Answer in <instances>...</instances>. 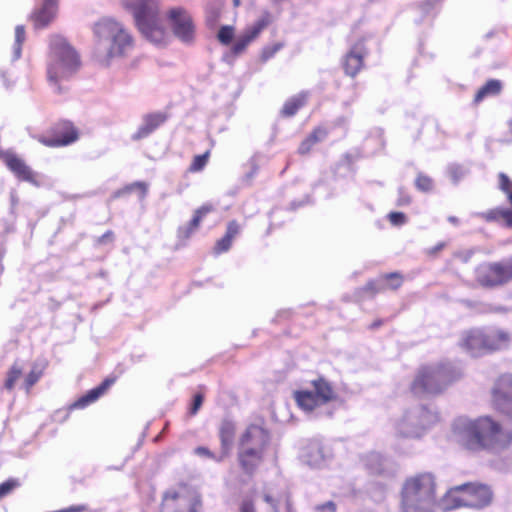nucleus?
I'll return each instance as SVG.
<instances>
[{
	"mask_svg": "<svg viewBox=\"0 0 512 512\" xmlns=\"http://www.w3.org/2000/svg\"><path fill=\"white\" fill-rule=\"evenodd\" d=\"M493 401L498 409L512 416V374H503L496 380Z\"/></svg>",
	"mask_w": 512,
	"mask_h": 512,
	"instance_id": "obj_16",
	"label": "nucleus"
},
{
	"mask_svg": "<svg viewBox=\"0 0 512 512\" xmlns=\"http://www.w3.org/2000/svg\"><path fill=\"white\" fill-rule=\"evenodd\" d=\"M209 152H206L202 155H197L194 157V160L191 164L190 169L192 171H200L204 168L207 163Z\"/></svg>",
	"mask_w": 512,
	"mask_h": 512,
	"instance_id": "obj_43",
	"label": "nucleus"
},
{
	"mask_svg": "<svg viewBox=\"0 0 512 512\" xmlns=\"http://www.w3.org/2000/svg\"><path fill=\"white\" fill-rule=\"evenodd\" d=\"M240 230V225L236 221H231L227 225L225 236L233 241V239L240 233Z\"/></svg>",
	"mask_w": 512,
	"mask_h": 512,
	"instance_id": "obj_47",
	"label": "nucleus"
},
{
	"mask_svg": "<svg viewBox=\"0 0 512 512\" xmlns=\"http://www.w3.org/2000/svg\"><path fill=\"white\" fill-rule=\"evenodd\" d=\"M333 453L331 448L319 441H310L302 450V461L312 468H322L332 459Z\"/></svg>",
	"mask_w": 512,
	"mask_h": 512,
	"instance_id": "obj_15",
	"label": "nucleus"
},
{
	"mask_svg": "<svg viewBox=\"0 0 512 512\" xmlns=\"http://www.w3.org/2000/svg\"><path fill=\"white\" fill-rule=\"evenodd\" d=\"M499 187L503 192L507 194L509 202L512 205V182L504 173L499 174Z\"/></svg>",
	"mask_w": 512,
	"mask_h": 512,
	"instance_id": "obj_41",
	"label": "nucleus"
},
{
	"mask_svg": "<svg viewBox=\"0 0 512 512\" xmlns=\"http://www.w3.org/2000/svg\"><path fill=\"white\" fill-rule=\"evenodd\" d=\"M113 379H106L104 382H102L99 386L91 389L88 391L85 395L80 397L74 404V408L82 409L88 406L89 404L95 402L97 399H99L100 396H102L105 391L113 384Z\"/></svg>",
	"mask_w": 512,
	"mask_h": 512,
	"instance_id": "obj_28",
	"label": "nucleus"
},
{
	"mask_svg": "<svg viewBox=\"0 0 512 512\" xmlns=\"http://www.w3.org/2000/svg\"><path fill=\"white\" fill-rule=\"evenodd\" d=\"M7 167L14 173V175L22 180L29 182L35 186H39L37 181V174L19 157L13 154H8L5 157Z\"/></svg>",
	"mask_w": 512,
	"mask_h": 512,
	"instance_id": "obj_22",
	"label": "nucleus"
},
{
	"mask_svg": "<svg viewBox=\"0 0 512 512\" xmlns=\"http://www.w3.org/2000/svg\"><path fill=\"white\" fill-rule=\"evenodd\" d=\"M483 330L487 354L506 350L510 347L512 343L510 331L496 326L483 328Z\"/></svg>",
	"mask_w": 512,
	"mask_h": 512,
	"instance_id": "obj_18",
	"label": "nucleus"
},
{
	"mask_svg": "<svg viewBox=\"0 0 512 512\" xmlns=\"http://www.w3.org/2000/svg\"><path fill=\"white\" fill-rule=\"evenodd\" d=\"M168 19L175 36L182 42L189 43L194 39L195 26L191 15L181 7L172 8Z\"/></svg>",
	"mask_w": 512,
	"mask_h": 512,
	"instance_id": "obj_14",
	"label": "nucleus"
},
{
	"mask_svg": "<svg viewBox=\"0 0 512 512\" xmlns=\"http://www.w3.org/2000/svg\"><path fill=\"white\" fill-rule=\"evenodd\" d=\"M497 311H506L504 308H498Z\"/></svg>",
	"mask_w": 512,
	"mask_h": 512,
	"instance_id": "obj_60",
	"label": "nucleus"
},
{
	"mask_svg": "<svg viewBox=\"0 0 512 512\" xmlns=\"http://www.w3.org/2000/svg\"><path fill=\"white\" fill-rule=\"evenodd\" d=\"M493 493L487 485L464 483L450 488L439 500L443 512L461 507L482 509L491 504Z\"/></svg>",
	"mask_w": 512,
	"mask_h": 512,
	"instance_id": "obj_7",
	"label": "nucleus"
},
{
	"mask_svg": "<svg viewBox=\"0 0 512 512\" xmlns=\"http://www.w3.org/2000/svg\"><path fill=\"white\" fill-rule=\"evenodd\" d=\"M416 186L421 191H430L432 189V180L425 175H419L416 179Z\"/></svg>",
	"mask_w": 512,
	"mask_h": 512,
	"instance_id": "obj_46",
	"label": "nucleus"
},
{
	"mask_svg": "<svg viewBox=\"0 0 512 512\" xmlns=\"http://www.w3.org/2000/svg\"><path fill=\"white\" fill-rule=\"evenodd\" d=\"M400 204H407L409 203V198L408 197H404V198H400Z\"/></svg>",
	"mask_w": 512,
	"mask_h": 512,
	"instance_id": "obj_54",
	"label": "nucleus"
},
{
	"mask_svg": "<svg viewBox=\"0 0 512 512\" xmlns=\"http://www.w3.org/2000/svg\"><path fill=\"white\" fill-rule=\"evenodd\" d=\"M199 495L187 488L167 491L163 498L162 512H200Z\"/></svg>",
	"mask_w": 512,
	"mask_h": 512,
	"instance_id": "obj_11",
	"label": "nucleus"
},
{
	"mask_svg": "<svg viewBox=\"0 0 512 512\" xmlns=\"http://www.w3.org/2000/svg\"><path fill=\"white\" fill-rule=\"evenodd\" d=\"M385 285L389 288L396 289L402 284V279L399 274L391 273L384 278Z\"/></svg>",
	"mask_w": 512,
	"mask_h": 512,
	"instance_id": "obj_45",
	"label": "nucleus"
},
{
	"mask_svg": "<svg viewBox=\"0 0 512 512\" xmlns=\"http://www.w3.org/2000/svg\"><path fill=\"white\" fill-rule=\"evenodd\" d=\"M308 99V92H301L287 100L282 108L284 116H293Z\"/></svg>",
	"mask_w": 512,
	"mask_h": 512,
	"instance_id": "obj_31",
	"label": "nucleus"
},
{
	"mask_svg": "<svg viewBox=\"0 0 512 512\" xmlns=\"http://www.w3.org/2000/svg\"><path fill=\"white\" fill-rule=\"evenodd\" d=\"M286 512H295L289 503L287 504Z\"/></svg>",
	"mask_w": 512,
	"mask_h": 512,
	"instance_id": "obj_56",
	"label": "nucleus"
},
{
	"mask_svg": "<svg viewBox=\"0 0 512 512\" xmlns=\"http://www.w3.org/2000/svg\"><path fill=\"white\" fill-rule=\"evenodd\" d=\"M336 398L331 384L323 378L312 381L309 389L294 392L298 407L307 414L314 416L332 415L330 402Z\"/></svg>",
	"mask_w": 512,
	"mask_h": 512,
	"instance_id": "obj_8",
	"label": "nucleus"
},
{
	"mask_svg": "<svg viewBox=\"0 0 512 512\" xmlns=\"http://www.w3.org/2000/svg\"><path fill=\"white\" fill-rule=\"evenodd\" d=\"M273 19V15L269 11H263L260 17L253 24L246 27L244 32L237 38L230 54L236 56L244 52L248 45L257 39L260 33L273 22Z\"/></svg>",
	"mask_w": 512,
	"mask_h": 512,
	"instance_id": "obj_12",
	"label": "nucleus"
},
{
	"mask_svg": "<svg viewBox=\"0 0 512 512\" xmlns=\"http://www.w3.org/2000/svg\"><path fill=\"white\" fill-rule=\"evenodd\" d=\"M269 440V434L263 427L250 425L242 433L238 445H246L254 449L266 451L269 445Z\"/></svg>",
	"mask_w": 512,
	"mask_h": 512,
	"instance_id": "obj_19",
	"label": "nucleus"
},
{
	"mask_svg": "<svg viewBox=\"0 0 512 512\" xmlns=\"http://www.w3.org/2000/svg\"><path fill=\"white\" fill-rule=\"evenodd\" d=\"M92 32V56L101 66L109 67L115 61L128 58L136 47L132 31L114 18L99 19L94 23Z\"/></svg>",
	"mask_w": 512,
	"mask_h": 512,
	"instance_id": "obj_2",
	"label": "nucleus"
},
{
	"mask_svg": "<svg viewBox=\"0 0 512 512\" xmlns=\"http://www.w3.org/2000/svg\"><path fill=\"white\" fill-rule=\"evenodd\" d=\"M231 245H232V240L224 235L221 239H219L216 242V245L214 247V252L216 254H221V253L227 252L230 249Z\"/></svg>",
	"mask_w": 512,
	"mask_h": 512,
	"instance_id": "obj_42",
	"label": "nucleus"
},
{
	"mask_svg": "<svg viewBox=\"0 0 512 512\" xmlns=\"http://www.w3.org/2000/svg\"><path fill=\"white\" fill-rule=\"evenodd\" d=\"M219 8H212L208 11V15H207V21L208 23L210 24H214L217 20H218V17H219Z\"/></svg>",
	"mask_w": 512,
	"mask_h": 512,
	"instance_id": "obj_52",
	"label": "nucleus"
},
{
	"mask_svg": "<svg viewBox=\"0 0 512 512\" xmlns=\"http://www.w3.org/2000/svg\"><path fill=\"white\" fill-rule=\"evenodd\" d=\"M195 452H196V454H198L200 456H205V457L213 458L216 461L219 458V457H215L214 454L209 449H207L206 447H198V448L195 449Z\"/></svg>",
	"mask_w": 512,
	"mask_h": 512,
	"instance_id": "obj_53",
	"label": "nucleus"
},
{
	"mask_svg": "<svg viewBox=\"0 0 512 512\" xmlns=\"http://www.w3.org/2000/svg\"><path fill=\"white\" fill-rule=\"evenodd\" d=\"M483 216L487 221L502 220L507 227H512V209L496 208Z\"/></svg>",
	"mask_w": 512,
	"mask_h": 512,
	"instance_id": "obj_33",
	"label": "nucleus"
},
{
	"mask_svg": "<svg viewBox=\"0 0 512 512\" xmlns=\"http://www.w3.org/2000/svg\"><path fill=\"white\" fill-rule=\"evenodd\" d=\"M445 246H446L445 242H439L437 245H435L431 248H427L425 250V252L427 255L435 256L438 252H440L442 249H444Z\"/></svg>",
	"mask_w": 512,
	"mask_h": 512,
	"instance_id": "obj_51",
	"label": "nucleus"
},
{
	"mask_svg": "<svg viewBox=\"0 0 512 512\" xmlns=\"http://www.w3.org/2000/svg\"><path fill=\"white\" fill-rule=\"evenodd\" d=\"M278 502L274 489L264 486L250 500L243 501L241 512H278Z\"/></svg>",
	"mask_w": 512,
	"mask_h": 512,
	"instance_id": "obj_13",
	"label": "nucleus"
},
{
	"mask_svg": "<svg viewBox=\"0 0 512 512\" xmlns=\"http://www.w3.org/2000/svg\"><path fill=\"white\" fill-rule=\"evenodd\" d=\"M447 173L452 182L454 184H457L461 179H463L467 175L468 170L461 165L451 164L447 167Z\"/></svg>",
	"mask_w": 512,
	"mask_h": 512,
	"instance_id": "obj_36",
	"label": "nucleus"
},
{
	"mask_svg": "<svg viewBox=\"0 0 512 512\" xmlns=\"http://www.w3.org/2000/svg\"><path fill=\"white\" fill-rule=\"evenodd\" d=\"M134 17L139 32L156 46H165L169 35L165 29L160 0H121Z\"/></svg>",
	"mask_w": 512,
	"mask_h": 512,
	"instance_id": "obj_4",
	"label": "nucleus"
},
{
	"mask_svg": "<svg viewBox=\"0 0 512 512\" xmlns=\"http://www.w3.org/2000/svg\"><path fill=\"white\" fill-rule=\"evenodd\" d=\"M165 117L162 114L147 115L142 124L139 126L137 131L133 134L132 139L140 140L148 137L153 131H155L162 123H164Z\"/></svg>",
	"mask_w": 512,
	"mask_h": 512,
	"instance_id": "obj_26",
	"label": "nucleus"
},
{
	"mask_svg": "<svg viewBox=\"0 0 512 512\" xmlns=\"http://www.w3.org/2000/svg\"><path fill=\"white\" fill-rule=\"evenodd\" d=\"M449 222L453 223V224H456L458 222V219L454 216H450L448 218Z\"/></svg>",
	"mask_w": 512,
	"mask_h": 512,
	"instance_id": "obj_55",
	"label": "nucleus"
},
{
	"mask_svg": "<svg viewBox=\"0 0 512 512\" xmlns=\"http://www.w3.org/2000/svg\"><path fill=\"white\" fill-rule=\"evenodd\" d=\"M78 138L77 131L73 128L69 129L62 136L58 137H40L39 141L48 147H61L75 142Z\"/></svg>",
	"mask_w": 512,
	"mask_h": 512,
	"instance_id": "obj_29",
	"label": "nucleus"
},
{
	"mask_svg": "<svg viewBox=\"0 0 512 512\" xmlns=\"http://www.w3.org/2000/svg\"><path fill=\"white\" fill-rule=\"evenodd\" d=\"M21 375H22V368L20 366H18L17 364H14L10 368V370L7 374V378H6L4 387L7 390H12L15 386V383L19 380Z\"/></svg>",
	"mask_w": 512,
	"mask_h": 512,
	"instance_id": "obj_37",
	"label": "nucleus"
},
{
	"mask_svg": "<svg viewBox=\"0 0 512 512\" xmlns=\"http://www.w3.org/2000/svg\"><path fill=\"white\" fill-rule=\"evenodd\" d=\"M19 486L17 480L10 479L0 484V499L8 495L13 489Z\"/></svg>",
	"mask_w": 512,
	"mask_h": 512,
	"instance_id": "obj_44",
	"label": "nucleus"
},
{
	"mask_svg": "<svg viewBox=\"0 0 512 512\" xmlns=\"http://www.w3.org/2000/svg\"><path fill=\"white\" fill-rule=\"evenodd\" d=\"M44 366L39 367L38 365H34L32 370L25 378V388L27 391L40 379L43 373Z\"/></svg>",
	"mask_w": 512,
	"mask_h": 512,
	"instance_id": "obj_38",
	"label": "nucleus"
},
{
	"mask_svg": "<svg viewBox=\"0 0 512 512\" xmlns=\"http://www.w3.org/2000/svg\"><path fill=\"white\" fill-rule=\"evenodd\" d=\"M274 3H280L282 2L283 0H272Z\"/></svg>",
	"mask_w": 512,
	"mask_h": 512,
	"instance_id": "obj_59",
	"label": "nucleus"
},
{
	"mask_svg": "<svg viewBox=\"0 0 512 512\" xmlns=\"http://www.w3.org/2000/svg\"><path fill=\"white\" fill-rule=\"evenodd\" d=\"M364 54L365 52L362 43H357L351 48L345 56L343 63L346 74L353 77L360 71L363 64Z\"/></svg>",
	"mask_w": 512,
	"mask_h": 512,
	"instance_id": "obj_25",
	"label": "nucleus"
},
{
	"mask_svg": "<svg viewBox=\"0 0 512 512\" xmlns=\"http://www.w3.org/2000/svg\"><path fill=\"white\" fill-rule=\"evenodd\" d=\"M439 421L438 413L425 406L406 410L394 423V434L398 438L420 439Z\"/></svg>",
	"mask_w": 512,
	"mask_h": 512,
	"instance_id": "obj_9",
	"label": "nucleus"
},
{
	"mask_svg": "<svg viewBox=\"0 0 512 512\" xmlns=\"http://www.w3.org/2000/svg\"><path fill=\"white\" fill-rule=\"evenodd\" d=\"M235 424L230 420H223L219 427V437L221 441V455L217 459L218 462L224 460L232 449L234 435H235Z\"/></svg>",
	"mask_w": 512,
	"mask_h": 512,
	"instance_id": "obj_24",
	"label": "nucleus"
},
{
	"mask_svg": "<svg viewBox=\"0 0 512 512\" xmlns=\"http://www.w3.org/2000/svg\"><path fill=\"white\" fill-rule=\"evenodd\" d=\"M284 47V44L281 42L274 43L272 45L265 46L260 54V59L262 62H266L269 59L273 58L275 54L280 51Z\"/></svg>",
	"mask_w": 512,
	"mask_h": 512,
	"instance_id": "obj_39",
	"label": "nucleus"
},
{
	"mask_svg": "<svg viewBox=\"0 0 512 512\" xmlns=\"http://www.w3.org/2000/svg\"><path fill=\"white\" fill-rule=\"evenodd\" d=\"M202 402H203V397H202V395H201V394H197V395H195V397H194V401H193V404H192V406H191V408H190V413H191L192 415H194V414H196V413H197V411L199 410V408H200V407H201V405H202Z\"/></svg>",
	"mask_w": 512,
	"mask_h": 512,
	"instance_id": "obj_50",
	"label": "nucleus"
},
{
	"mask_svg": "<svg viewBox=\"0 0 512 512\" xmlns=\"http://www.w3.org/2000/svg\"><path fill=\"white\" fill-rule=\"evenodd\" d=\"M241 0H233V4L235 7H238L240 5Z\"/></svg>",
	"mask_w": 512,
	"mask_h": 512,
	"instance_id": "obj_57",
	"label": "nucleus"
},
{
	"mask_svg": "<svg viewBox=\"0 0 512 512\" xmlns=\"http://www.w3.org/2000/svg\"><path fill=\"white\" fill-rule=\"evenodd\" d=\"M234 37V27L230 25H225L220 28L217 34V38L220 43L223 45H228L231 43Z\"/></svg>",
	"mask_w": 512,
	"mask_h": 512,
	"instance_id": "obj_40",
	"label": "nucleus"
},
{
	"mask_svg": "<svg viewBox=\"0 0 512 512\" xmlns=\"http://www.w3.org/2000/svg\"><path fill=\"white\" fill-rule=\"evenodd\" d=\"M460 376V370L450 363L426 365L419 368L410 388L417 396L436 395Z\"/></svg>",
	"mask_w": 512,
	"mask_h": 512,
	"instance_id": "obj_6",
	"label": "nucleus"
},
{
	"mask_svg": "<svg viewBox=\"0 0 512 512\" xmlns=\"http://www.w3.org/2000/svg\"><path fill=\"white\" fill-rule=\"evenodd\" d=\"M136 190L139 191L140 199H144L147 194L148 185L145 182H134V183L126 186L122 190H118L117 192H115L114 198L120 197L121 195H123L125 193H130V192L136 191Z\"/></svg>",
	"mask_w": 512,
	"mask_h": 512,
	"instance_id": "obj_35",
	"label": "nucleus"
},
{
	"mask_svg": "<svg viewBox=\"0 0 512 512\" xmlns=\"http://www.w3.org/2000/svg\"><path fill=\"white\" fill-rule=\"evenodd\" d=\"M266 451L238 445V461L246 473H253L263 462Z\"/></svg>",
	"mask_w": 512,
	"mask_h": 512,
	"instance_id": "obj_21",
	"label": "nucleus"
},
{
	"mask_svg": "<svg viewBox=\"0 0 512 512\" xmlns=\"http://www.w3.org/2000/svg\"><path fill=\"white\" fill-rule=\"evenodd\" d=\"M458 345L471 357H480L487 354L483 328L464 331L460 336Z\"/></svg>",
	"mask_w": 512,
	"mask_h": 512,
	"instance_id": "obj_17",
	"label": "nucleus"
},
{
	"mask_svg": "<svg viewBox=\"0 0 512 512\" xmlns=\"http://www.w3.org/2000/svg\"><path fill=\"white\" fill-rule=\"evenodd\" d=\"M502 88V83L499 80L491 79L483 85L475 95V102L482 101L487 96L497 95Z\"/></svg>",
	"mask_w": 512,
	"mask_h": 512,
	"instance_id": "obj_32",
	"label": "nucleus"
},
{
	"mask_svg": "<svg viewBox=\"0 0 512 512\" xmlns=\"http://www.w3.org/2000/svg\"><path fill=\"white\" fill-rule=\"evenodd\" d=\"M80 68V57L62 36H52L46 59V77L54 92L66 90L63 83L69 81Z\"/></svg>",
	"mask_w": 512,
	"mask_h": 512,
	"instance_id": "obj_3",
	"label": "nucleus"
},
{
	"mask_svg": "<svg viewBox=\"0 0 512 512\" xmlns=\"http://www.w3.org/2000/svg\"><path fill=\"white\" fill-rule=\"evenodd\" d=\"M435 489V478L431 473L407 478L401 489V512H435L439 509Z\"/></svg>",
	"mask_w": 512,
	"mask_h": 512,
	"instance_id": "obj_5",
	"label": "nucleus"
},
{
	"mask_svg": "<svg viewBox=\"0 0 512 512\" xmlns=\"http://www.w3.org/2000/svg\"><path fill=\"white\" fill-rule=\"evenodd\" d=\"M59 0H43L41 6L31 15L36 28L46 27L53 21L58 12Z\"/></svg>",
	"mask_w": 512,
	"mask_h": 512,
	"instance_id": "obj_23",
	"label": "nucleus"
},
{
	"mask_svg": "<svg viewBox=\"0 0 512 512\" xmlns=\"http://www.w3.org/2000/svg\"><path fill=\"white\" fill-rule=\"evenodd\" d=\"M388 218L395 226H400L406 223V216L402 212H391L389 213Z\"/></svg>",
	"mask_w": 512,
	"mask_h": 512,
	"instance_id": "obj_49",
	"label": "nucleus"
},
{
	"mask_svg": "<svg viewBox=\"0 0 512 512\" xmlns=\"http://www.w3.org/2000/svg\"><path fill=\"white\" fill-rule=\"evenodd\" d=\"M213 207L211 205H203L195 211V214L192 220L184 226L179 227L178 229V237L181 239H188L199 227L201 220L204 216H206L209 212H211Z\"/></svg>",
	"mask_w": 512,
	"mask_h": 512,
	"instance_id": "obj_27",
	"label": "nucleus"
},
{
	"mask_svg": "<svg viewBox=\"0 0 512 512\" xmlns=\"http://www.w3.org/2000/svg\"><path fill=\"white\" fill-rule=\"evenodd\" d=\"M475 278L483 287H496L512 280V259L505 262L480 264L475 270Z\"/></svg>",
	"mask_w": 512,
	"mask_h": 512,
	"instance_id": "obj_10",
	"label": "nucleus"
},
{
	"mask_svg": "<svg viewBox=\"0 0 512 512\" xmlns=\"http://www.w3.org/2000/svg\"><path fill=\"white\" fill-rule=\"evenodd\" d=\"M110 236H111V233H110V232H108V233H106V234H104V235L102 236V240H104V239H106V238H108V237H110Z\"/></svg>",
	"mask_w": 512,
	"mask_h": 512,
	"instance_id": "obj_58",
	"label": "nucleus"
},
{
	"mask_svg": "<svg viewBox=\"0 0 512 512\" xmlns=\"http://www.w3.org/2000/svg\"><path fill=\"white\" fill-rule=\"evenodd\" d=\"M327 134L328 133L326 129L322 127L316 128L309 136H307L306 139H304L301 142L298 149L299 153H308L316 143L323 141L326 138Z\"/></svg>",
	"mask_w": 512,
	"mask_h": 512,
	"instance_id": "obj_30",
	"label": "nucleus"
},
{
	"mask_svg": "<svg viewBox=\"0 0 512 512\" xmlns=\"http://www.w3.org/2000/svg\"><path fill=\"white\" fill-rule=\"evenodd\" d=\"M452 437L472 452L499 453L512 445V429L491 416L456 418L452 423Z\"/></svg>",
	"mask_w": 512,
	"mask_h": 512,
	"instance_id": "obj_1",
	"label": "nucleus"
},
{
	"mask_svg": "<svg viewBox=\"0 0 512 512\" xmlns=\"http://www.w3.org/2000/svg\"><path fill=\"white\" fill-rule=\"evenodd\" d=\"M314 512H337V506L333 501H327L314 506Z\"/></svg>",
	"mask_w": 512,
	"mask_h": 512,
	"instance_id": "obj_48",
	"label": "nucleus"
},
{
	"mask_svg": "<svg viewBox=\"0 0 512 512\" xmlns=\"http://www.w3.org/2000/svg\"><path fill=\"white\" fill-rule=\"evenodd\" d=\"M25 28L23 25H18L15 28V41L13 44V60H18L22 53V44L25 41Z\"/></svg>",
	"mask_w": 512,
	"mask_h": 512,
	"instance_id": "obj_34",
	"label": "nucleus"
},
{
	"mask_svg": "<svg viewBox=\"0 0 512 512\" xmlns=\"http://www.w3.org/2000/svg\"><path fill=\"white\" fill-rule=\"evenodd\" d=\"M364 467L372 474L383 475L394 472V463L378 452H369L361 459Z\"/></svg>",
	"mask_w": 512,
	"mask_h": 512,
	"instance_id": "obj_20",
	"label": "nucleus"
}]
</instances>
